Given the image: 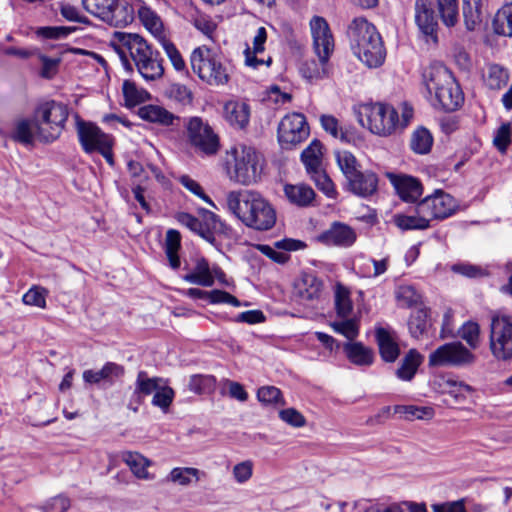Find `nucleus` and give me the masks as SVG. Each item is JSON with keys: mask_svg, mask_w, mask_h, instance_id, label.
Here are the masks:
<instances>
[{"mask_svg": "<svg viewBox=\"0 0 512 512\" xmlns=\"http://www.w3.org/2000/svg\"><path fill=\"white\" fill-rule=\"evenodd\" d=\"M110 45L118 54L126 71H133L135 67L146 81H155L163 76L164 67L160 52L154 50L142 36L115 32Z\"/></svg>", "mask_w": 512, "mask_h": 512, "instance_id": "nucleus-1", "label": "nucleus"}, {"mask_svg": "<svg viewBox=\"0 0 512 512\" xmlns=\"http://www.w3.org/2000/svg\"><path fill=\"white\" fill-rule=\"evenodd\" d=\"M228 209L247 227L267 231L276 223V211L260 194L252 191H231L227 195Z\"/></svg>", "mask_w": 512, "mask_h": 512, "instance_id": "nucleus-2", "label": "nucleus"}, {"mask_svg": "<svg viewBox=\"0 0 512 512\" xmlns=\"http://www.w3.org/2000/svg\"><path fill=\"white\" fill-rule=\"evenodd\" d=\"M353 53L369 68L384 63L386 51L376 27L365 18H355L347 31Z\"/></svg>", "mask_w": 512, "mask_h": 512, "instance_id": "nucleus-3", "label": "nucleus"}, {"mask_svg": "<svg viewBox=\"0 0 512 512\" xmlns=\"http://www.w3.org/2000/svg\"><path fill=\"white\" fill-rule=\"evenodd\" d=\"M363 116L366 117L367 126L372 133L389 136L409 124L413 117V109L405 105L399 119L398 112L393 106L380 102L368 103L364 104L358 113L359 122L365 126Z\"/></svg>", "mask_w": 512, "mask_h": 512, "instance_id": "nucleus-4", "label": "nucleus"}, {"mask_svg": "<svg viewBox=\"0 0 512 512\" xmlns=\"http://www.w3.org/2000/svg\"><path fill=\"white\" fill-rule=\"evenodd\" d=\"M423 78L428 92L434 93V106L453 112L463 104L464 94L460 85L446 67L432 66L424 72Z\"/></svg>", "mask_w": 512, "mask_h": 512, "instance_id": "nucleus-5", "label": "nucleus"}, {"mask_svg": "<svg viewBox=\"0 0 512 512\" xmlns=\"http://www.w3.org/2000/svg\"><path fill=\"white\" fill-rule=\"evenodd\" d=\"M68 116V106L62 102L46 100L38 103L33 112L38 140L50 143L58 139Z\"/></svg>", "mask_w": 512, "mask_h": 512, "instance_id": "nucleus-6", "label": "nucleus"}, {"mask_svg": "<svg viewBox=\"0 0 512 512\" xmlns=\"http://www.w3.org/2000/svg\"><path fill=\"white\" fill-rule=\"evenodd\" d=\"M190 64L193 72L208 85H225L230 79L228 64L216 51L206 46L197 47L192 51Z\"/></svg>", "mask_w": 512, "mask_h": 512, "instance_id": "nucleus-7", "label": "nucleus"}, {"mask_svg": "<svg viewBox=\"0 0 512 512\" xmlns=\"http://www.w3.org/2000/svg\"><path fill=\"white\" fill-rule=\"evenodd\" d=\"M323 145L314 139L301 153L300 159L305 171L316 187L328 197L336 195L335 186L326 172L323 163Z\"/></svg>", "mask_w": 512, "mask_h": 512, "instance_id": "nucleus-8", "label": "nucleus"}, {"mask_svg": "<svg viewBox=\"0 0 512 512\" xmlns=\"http://www.w3.org/2000/svg\"><path fill=\"white\" fill-rule=\"evenodd\" d=\"M489 349L501 362L512 360V316L494 312L490 320Z\"/></svg>", "mask_w": 512, "mask_h": 512, "instance_id": "nucleus-9", "label": "nucleus"}, {"mask_svg": "<svg viewBox=\"0 0 512 512\" xmlns=\"http://www.w3.org/2000/svg\"><path fill=\"white\" fill-rule=\"evenodd\" d=\"M87 12L111 26H126L134 20V9L127 0H82Z\"/></svg>", "mask_w": 512, "mask_h": 512, "instance_id": "nucleus-10", "label": "nucleus"}, {"mask_svg": "<svg viewBox=\"0 0 512 512\" xmlns=\"http://www.w3.org/2000/svg\"><path fill=\"white\" fill-rule=\"evenodd\" d=\"M234 172L232 179L242 185L257 183L263 172L264 157L256 148L241 145L234 150Z\"/></svg>", "mask_w": 512, "mask_h": 512, "instance_id": "nucleus-11", "label": "nucleus"}, {"mask_svg": "<svg viewBox=\"0 0 512 512\" xmlns=\"http://www.w3.org/2000/svg\"><path fill=\"white\" fill-rule=\"evenodd\" d=\"M187 138L195 151L206 156L218 153L220 138L212 126L201 117H190L185 122Z\"/></svg>", "mask_w": 512, "mask_h": 512, "instance_id": "nucleus-12", "label": "nucleus"}, {"mask_svg": "<svg viewBox=\"0 0 512 512\" xmlns=\"http://www.w3.org/2000/svg\"><path fill=\"white\" fill-rule=\"evenodd\" d=\"M175 219L213 245L216 242L215 233L222 232L224 228L219 217L207 209H200L199 217L187 212H179L175 215Z\"/></svg>", "mask_w": 512, "mask_h": 512, "instance_id": "nucleus-13", "label": "nucleus"}, {"mask_svg": "<svg viewBox=\"0 0 512 512\" xmlns=\"http://www.w3.org/2000/svg\"><path fill=\"white\" fill-rule=\"evenodd\" d=\"M476 356L461 342L445 343L429 355L430 367H464L472 365Z\"/></svg>", "mask_w": 512, "mask_h": 512, "instance_id": "nucleus-14", "label": "nucleus"}, {"mask_svg": "<svg viewBox=\"0 0 512 512\" xmlns=\"http://www.w3.org/2000/svg\"><path fill=\"white\" fill-rule=\"evenodd\" d=\"M458 208L453 196L443 190L437 189L433 194L426 196L416 205V212L425 215L431 220H444L452 216Z\"/></svg>", "mask_w": 512, "mask_h": 512, "instance_id": "nucleus-15", "label": "nucleus"}, {"mask_svg": "<svg viewBox=\"0 0 512 512\" xmlns=\"http://www.w3.org/2000/svg\"><path fill=\"white\" fill-rule=\"evenodd\" d=\"M309 135V127L306 118L301 113L286 115L278 126V140L284 149L304 141Z\"/></svg>", "mask_w": 512, "mask_h": 512, "instance_id": "nucleus-16", "label": "nucleus"}, {"mask_svg": "<svg viewBox=\"0 0 512 512\" xmlns=\"http://www.w3.org/2000/svg\"><path fill=\"white\" fill-rule=\"evenodd\" d=\"M313 49L320 63H328L334 52L335 41L329 23L322 16H313L309 22Z\"/></svg>", "mask_w": 512, "mask_h": 512, "instance_id": "nucleus-17", "label": "nucleus"}, {"mask_svg": "<svg viewBox=\"0 0 512 512\" xmlns=\"http://www.w3.org/2000/svg\"><path fill=\"white\" fill-rule=\"evenodd\" d=\"M415 23L426 42L438 43V18L431 0L415 1Z\"/></svg>", "mask_w": 512, "mask_h": 512, "instance_id": "nucleus-18", "label": "nucleus"}, {"mask_svg": "<svg viewBox=\"0 0 512 512\" xmlns=\"http://www.w3.org/2000/svg\"><path fill=\"white\" fill-rule=\"evenodd\" d=\"M387 179L394 187L399 198L407 203H416L423 194V186L416 177L403 174L387 172Z\"/></svg>", "mask_w": 512, "mask_h": 512, "instance_id": "nucleus-19", "label": "nucleus"}, {"mask_svg": "<svg viewBox=\"0 0 512 512\" xmlns=\"http://www.w3.org/2000/svg\"><path fill=\"white\" fill-rule=\"evenodd\" d=\"M77 134L82 149L88 154L98 152L113 140L110 135L104 133L98 126L91 122L78 121Z\"/></svg>", "mask_w": 512, "mask_h": 512, "instance_id": "nucleus-20", "label": "nucleus"}, {"mask_svg": "<svg viewBox=\"0 0 512 512\" xmlns=\"http://www.w3.org/2000/svg\"><path fill=\"white\" fill-rule=\"evenodd\" d=\"M375 339L381 359L386 363L395 362L400 355L399 338L396 331L390 327H376Z\"/></svg>", "mask_w": 512, "mask_h": 512, "instance_id": "nucleus-21", "label": "nucleus"}, {"mask_svg": "<svg viewBox=\"0 0 512 512\" xmlns=\"http://www.w3.org/2000/svg\"><path fill=\"white\" fill-rule=\"evenodd\" d=\"M160 378L149 377L146 371H139L135 381L134 391L131 394L127 408L133 412H138L146 396L154 395L159 387Z\"/></svg>", "mask_w": 512, "mask_h": 512, "instance_id": "nucleus-22", "label": "nucleus"}, {"mask_svg": "<svg viewBox=\"0 0 512 512\" xmlns=\"http://www.w3.org/2000/svg\"><path fill=\"white\" fill-rule=\"evenodd\" d=\"M349 190L357 196L368 198L378 190V175L371 170H359L347 179Z\"/></svg>", "mask_w": 512, "mask_h": 512, "instance_id": "nucleus-23", "label": "nucleus"}, {"mask_svg": "<svg viewBox=\"0 0 512 512\" xmlns=\"http://www.w3.org/2000/svg\"><path fill=\"white\" fill-rule=\"evenodd\" d=\"M306 247V244L300 240L292 238H285L274 243V246L266 244H257L255 248L263 255L267 256L278 264H284L289 260V255L286 252L277 251H297Z\"/></svg>", "mask_w": 512, "mask_h": 512, "instance_id": "nucleus-24", "label": "nucleus"}, {"mask_svg": "<svg viewBox=\"0 0 512 512\" xmlns=\"http://www.w3.org/2000/svg\"><path fill=\"white\" fill-rule=\"evenodd\" d=\"M357 235L352 227L341 222H333L330 228L324 231L319 239L327 245L350 247L356 241Z\"/></svg>", "mask_w": 512, "mask_h": 512, "instance_id": "nucleus-25", "label": "nucleus"}, {"mask_svg": "<svg viewBox=\"0 0 512 512\" xmlns=\"http://www.w3.org/2000/svg\"><path fill=\"white\" fill-rule=\"evenodd\" d=\"M223 275L224 273L219 267L211 269L208 261L200 257L196 259L193 269L183 276V280L191 284L211 287L214 284L215 276Z\"/></svg>", "mask_w": 512, "mask_h": 512, "instance_id": "nucleus-26", "label": "nucleus"}, {"mask_svg": "<svg viewBox=\"0 0 512 512\" xmlns=\"http://www.w3.org/2000/svg\"><path fill=\"white\" fill-rule=\"evenodd\" d=\"M323 283L313 273L303 272L294 283V294L301 301H312L320 297Z\"/></svg>", "mask_w": 512, "mask_h": 512, "instance_id": "nucleus-27", "label": "nucleus"}, {"mask_svg": "<svg viewBox=\"0 0 512 512\" xmlns=\"http://www.w3.org/2000/svg\"><path fill=\"white\" fill-rule=\"evenodd\" d=\"M225 120L239 129L245 128L250 119V106L245 102L228 101L224 105Z\"/></svg>", "mask_w": 512, "mask_h": 512, "instance_id": "nucleus-28", "label": "nucleus"}, {"mask_svg": "<svg viewBox=\"0 0 512 512\" xmlns=\"http://www.w3.org/2000/svg\"><path fill=\"white\" fill-rule=\"evenodd\" d=\"M284 194L288 201L298 207H309L315 199L314 190L307 184H286Z\"/></svg>", "mask_w": 512, "mask_h": 512, "instance_id": "nucleus-29", "label": "nucleus"}, {"mask_svg": "<svg viewBox=\"0 0 512 512\" xmlns=\"http://www.w3.org/2000/svg\"><path fill=\"white\" fill-rule=\"evenodd\" d=\"M348 360L357 366H370L374 361V352L362 342H346L343 345Z\"/></svg>", "mask_w": 512, "mask_h": 512, "instance_id": "nucleus-30", "label": "nucleus"}, {"mask_svg": "<svg viewBox=\"0 0 512 512\" xmlns=\"http://www.w3.org/2000/svg\"><path fill=\"white\" fill-rule=\"evenodd\" d=\"M422 362L423 356L416 349H410L401 360L396 376L402 381H411Z\"/></svg>", "mask_w": 512, "mask_h": 512, "instance_id": "nucleus-31", "label": "nucleus"}, {"mask_svg": "<svg viewBox=\"0 0 512 512\" xmlns=\"http://www.w3.org/2000/svg\"><path fill=\"white\" fill-rule=\"evenodd\" d=\"M139 116L148 122L157 123L163 126H171L174 121H179V117L175 116L165 108L157 105H147L139 109Z\"/></svg>", "mask_w": 512, "mask_h": 512, "instance_id": "nucleus-32", "label": "nucleus"}, {"mask_svg": "<svg viewBox=\"0 0 512 512\" xmlns=\"http://www.w3.org/2000/svg\"><path fill=\"white\" fill-rule=\"evenodd\" d=\"M138 17L143 26L156 38L159 42L166 39L163 29V23L160 17L149 7L141 6L138 9Z\"/></svg>", "mask_w": 512, "mask_h": 512, "instance_id": "nucleus-33", "label": "nucleus"}, {"mask_svg": "<svg viewBox=\"0 0 512 512\" xmlns=\"http://www.w3.org/2000/svg\"><path fill=\"white\" fill-rule=\"evenodd\" d=\"M320 123L327 133L341 142L350 143L355 139L354 132L348 127L340 126L338 120L332 115H322Z\"/></svg>", "mask_w": 512, "mask_h": 512, "instance_id": "nucleus-34", "label": "nucleus"}, {"mask_svg": "<svg viewBox=\"0 0 512 512\" xmlns=\"http://www.w3.org/2000/svg\"><path fill=\"white\" fill-rule=\"evenodd\" d=\"M492 26L497 35L512 37V2L504 4L497 11Z\"/></svg>", "mask_w": 512, "mask_h": 512, "instance_id": "nucleus-35", "label": "nucleus"}, {"mask_svg": "<svg viewBox=\"0 0 512 512\" xmlns=\"http://www.w3.org/2000/svg\"><path fill=\"white\" fill-rule=\"evenodd\" d=\"M181 248V235L180 232L175 229H169L166 232L165 238V254L169 261V265L172 269H178L180 267V258L178 252Z\"/></svg>", "mask_w": 512, "mask_h": 512, "instance_id": "nucleus-36", "label": "nucleus"}, {"mask_svg": "<svg viewBox=\"0 0 512 512\" xmlns=\"http://www.w3.org/2000/svg\"><path fill=\"white\" fill-rule=\"evenodd\" d=\"M439 16L447 27H454L459 20L458 0H436Z\"/></svg>", "mask_w": 512, "mask_h": 512, "instance_id": "nucleus-37", "label": "nucleus"}, {"mask_svg": "<svg viewBox=\"0 0 512 512\" xmlns=\"http://www.w3.org/2000/svg\"><path fill=\"white\" fill-rule=\"evenodd\" d=\"M395 225L401 230H425L430 223L425 215L416 212V215L396 214Z\"/></svg>", "mask_w": 512, "mask_h": 512, "instance_id": "nucleus-38", "label": "nucleus"}, {"mask_svg": "<svg viewBox=\"0 0 512 512\" xmlns=\"http://www.w3.org/2000/svg\"><path fill=\"white\" fill-rule=\"evenodd\" d=\"M121 459L130 467L133 474L142 479L148 478L147 466L149 460L137 452L125 451Z\"/></svg>", "mask_w": 512, "mask_h": 512, "instance_id": "nucleus-39", "label": "nucleus"}, {"mask_svg": "<svg viewBox=\"0 0 512 512\" xmlns=\"http://www.w3.org/2000/svg\"><path fill=\"white\" fill-rule=\"evenodd\" d=\"M433 145V137L424 127L416 129L410 139V148L417 154L423 155L430 152Z\"/></svg>", "mask_w": 512, "mask_h": 512, "instance_id": "nucleus-40", "label": "nucleus"}, {"mask_svg": "<svg viewBox=\"0 0 512 512\" xmlns=\"http://www.w3.org/2000/svg\"><path fill=\"white\" fill-rule=\"evenodd\" d=\"M463 16L466 28L474 30L482 20V0H463Z\"/></svg>", "mask_w": 512, "mask_h": 512, "instance_id": "nucleus-41", "label": "nucleus"}, {"mask_svg": "<svg viewBox=\"0 0 512 512\" xmlns=\"http://www.w3.org/2000/svg\"><path fill=\"white\" fill-rule=\"evenodd\" d=\"M200 475H204L197 468L193 467H176L171 470L167 479L173 483H176L181 486H188L192 483V479L195 478V481L200 480Z\"/></svg>", "mask_w": 512, "mask_h": 512, "instance_id": "nucleus-42", "label": "nucleus"}, {"mask_svg": "<svg viewBox=\"0 0 512 512\" xmlns=\"http://www.w3.org/2000/svg\"><path fill=\"white\" fill-rule=\"evenodd\" d=\"M122 90L127 107L139 105L149 98V93L146 90L138 88L134 82L129 80L124 81Z\"/></svg>", "mask_w": 512, "mask_h": 512, "instance_id": "nucleus-43", "label": "nucleus"}, {"mask_svg": "<svg viewBox=\"0 0 512 512\" xmlns=\"http://www.w3.org/2000/svg\"><path fill=\"white\" fill-rule=\"evenodd\" d=\"M216 378L212 375L196 374L189 379L188 389L196 394H210L215 390Z\"/></svg>", "mask_w": 512, "mask_h": 512, "instance_id": "nucleus-44", "label": "nucleus"}, {"mask_svg": "<svg viewBox=\"0 0 512 512\" xmlns=\"http://www.w3.org/2000/svg\"><path fill=\"white\" fill-rule=\"evenodd\" d=\"M36 136V127L34 118L32 121L28 119H22L15 125L13 131V139L22 144H31Z\"/></svg>", "mask_w": 512, "mask_h": 512, "instance_id": "nucleus-45", "label": "nucleus"}, {"mask_svg": "<svg viewBox=\"0 0 512 512\" xmlns=\"http://www.w3.org/2000/svg\"><path fill=\"white\" fill-rule=\"evenodd\" d=\"M508 79L507 70L498 64H493L488 67L485 83L490 89L499 90L507 84Z\"/></svg>", "mask_w": 512, "mask_h": 512, "instance_id": "nucleus-46", "label": "nucleus"}, {"mask_svg": "<svg viewBox=\"0 0 512 512\" xmlns=\"http://www.w3.org/2000/svg\"><path fill=\"white\" fill-rule=\"evenodd\" d=\"M190 21L192 25L203 35L211 40H214L217 23L212 19L211 16L197 11L191 15Z\"/></svg>", "mask_w": 512, "mask_h": 512, "instance_id": "nucleus-47", "label": "nucleus"}, {"mask_svg": "<svg viewBox=\"0 0 512 512\" xmlns=\"http://www.w3.org/2000/svg\"><path fill=\"white\" fill-rule=\"evenodd\" d=\"M330 325L336 333L346 337L349 342L359 335V321L356 318H342L333 321Z\"/></svg>", "mask_w": 512, "mask_h": 512, "instance_id": "nucleus-48", "label": "nucleus"}, {"mask_svg": "<svg viewBox=\"0 0 512 512\" xmlns=\"http://www.w3.org/2000/svg\"><path fill=\"white\" fill-rule=\"evenodd\" d=\"M300 72L302 76L309 80H318L329 75L328 63H320L315 60L305 61L301 67Z\"/></svg>", "mask_w": 512, "mask_h": 512, "instance_id": "nucleus-49", "label": "nucleus"}, {"mask_svg": "<svg viewBox=\"0 0 512 512\" xmlns=\"http://www.w3.org/2000/svg\"><path fill=\"white\" fill-rule=\"evenodd\" d=\"M336 161L346 180L360 170L356 157L349 151L337 152Z\"/></svg>", "mask_w": 512, "mask_h": 512, "instance_id": "nucleus-50", "label": "nucleus"}, {"mask_svg": "<svg viewBox=\"0 0 512 512\" xmlns=\"http://www.w3.org/2000/svg\"><path fill=\"white\" fill-rule=\"evenodd\" d=\"M427 327L428 314L426 310L419 309L411 315L408 321V328L412 337L419 338L426 332Z\"/></svg>", "mask_w": 512, "mask_h": 512, "instance_id": "nucleus-51", "label": "nucleus"}, {"mask_svg": "<svg viewBox=\"0 0 512 512\" xmlns=\"http://www.w3.org/2000/svg\"><path fill=\"white\" fill-rule=\"evenodd\" d=\"M335 309L337 315L341 318L348 317L353 309L349 292L342 286H338L335 292Z\"/></svg>", "mask_w": 512, "mask_h": 512, "instance_id": "nucleus-52", "label": "nucleus"}, {"mask_svg": "<svg viewBox=\"0 0 512 512\" xmlns=\"http://www.w3.org/2000/svg\"><path fill=\"white\" fill-rule=\"evenodd\" d=\"M175 396L174 390L169 386H159L152 398V405L159 407L163 412H167Z\"/></svg>", "mask_w": 512, "mask_h": 512, "instance_id": "nucleus-53", "label": "nucleus"}, {"mask_svg": "<svg viewBox=\"0 0 512 512\" xmlns=\"http://www.w3.org/2000/svg\"><path fill=\"white\" fill-rule=\"evenodd\" d=\"M458 335L471 349H476L479 346L480 327L476 322L464 323L459 329Z\"/></svg>", "mask_w": 512, "mask_h": 512, "instance_id": "nucleus-54", "label": "nucleus"}, {"mask_svg": "<svg viewBox=\"0 0 512 512\" xmlns=\"http://www.w3.org/2000/svg\"><path fill=\"white\" fill-rule=\"evenodd\" d=\"M396 299L405 307H411L420 302L421 296L411 285H401L396 289Z\"/></svg>", "mask_w": 512, "mask_h": 512, "instance_id": "nucleus-55", "label": "nucleus"}, {"mask_svg": "<svg viewBox=\"0 0 512 512\" xmlns=\"http://www.w3.org/2000/svg\"><path fill=\"white\" fill-rule=\"evenodd\" d=\"M257 398L263 404H281L285 402L282 398V393L279 388L275 386H263L257 391Z\"/></svg>", "mask_w": 512, "mask_h": 512, "instance_id": "nucleus-56", "label": "nucleus"}, {"mask_svg": "<svg viewBox=\"0 0 512 512\" xmlns=\"http://www.w3.org/2000/svg\"><path fill=\"white\" fill-rule=\"evenodd\" d=\"M447 386L449 388L448 395L451 396L456 403L465 402L467 396L474 392L473 387L464 382L448 381Z\"/></svg>", "mask_w": 512, "mask_h": 512, "instance_id": "nucleus-57", "label": "nucleus"}, {"mask_svg": "<svg viewBox=\"0 0 512 512\" xmlns=\"http://www.w3.org/2000/svg\"><path fill=\"white\" fill-rule=\"evenodd\" d=\"M160 44L162 45L166 55L168 56L175 70L184 71L186 68V64L176 46L167 38L161 41Z\"/></svg>", "mask_w": 512, "mask_h": 512, "instance_id": "nucleus-58", "label": "nucleus"}, {"mask_svg": "<svg viewBox=\"0 0 512 512\" xmlns=\"http://www.w3.org/2000/svg\"><path fill=\"white\" fill-rule=\"evenodd\" d=\"M493 143L500 152H505L511 143V123H502L496 130Z\"/></svg>", "mask_w": 512, "mask_h": 512, "instance_id": "nucleus-59", "label": "nucleus"}, {"mask_svg": "<svg viewBox=\"0 0 512 512\" xmlns=\"http://www.w3.org/2000/svg\"><path fill=\"white\" fill-rule=\"evenodd\" d=\"M451 269L453 272L468 278H482L488 275L484 268L470 263H457Z\"/></svg>", "mask_w": 512, "mask_h": 512, "instance_id": "nucleus-60", "label": "nucleus"}, {"mask_svg": "<svg viewBox=\"0 0 512 512\" xmlns=\"http://www.w3.org/2000/svg\"><path fill=\"white\" fill-rule=\"evenodd\" d=\"M167 95L182 105L190 104L193 99L192 92L185 85L178 83L170 85Z\"/></svg>", "mask_w": 512, "mask_h": 512, "instance_id": "nucleus-61", "label": "nucleus"}, {"mask_svg": "<svg viewBox=\"0 0 512 512\" xmlns=\"http://www.w3.org/2000/svg\"><path fill=\"white\" fill-rule=\"evenodd\" d=\"M394 413L404 414L407 420L423 419L425 416L431 415V409L413 405H396Z\"/></svg>", "mask_w": 512, "mask_h": 512, "instance_id": "nucleus-62", "label": "nucleus"}, {"mask_svg": "<svg viewBox=\"0 0 512 512\" xmlns=\"http://www.w3.org/2000/svg\"><path fill=\"white\" fill-rule=\"evenodd\" d=\"M253 462L251 460L242 461L233 467L232 474L235 481L239 484L246 483L253 475Z\"/></svg>", "mask_w": 512, "mask_h": 512, "instance_id": "nucleus-63", "label": "nucleus"}, {"mask_svg": "<svg viewBox=\"0 0 512 512\" xmlns=\"http://www.w3.org/2000/svg\"><path fill=\"white\" fill-rule=\"evenodd\" d=\"M101 370L104 377V382L108 383L109 385H113L116 380L123 377L125 373L124 367L114 362H107L101 368Z\"/></svg>", "mask_w": 512, "mask_h": 512, "instance_id": "nucleus-64", "label": "nucleus"}]
</instances>
